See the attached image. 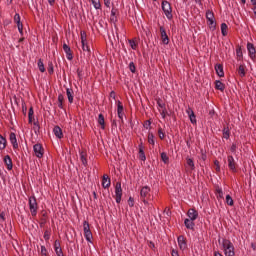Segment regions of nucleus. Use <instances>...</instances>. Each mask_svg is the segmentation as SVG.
<instances>
[{"mask_svg": "<svg viewBox=\"0 0 256 256\" xmlns=\"http://www.w3.org/2000/svg\"><path fill=\"white\" fill-rule=\"evenodd\" d=\"M80 160L82 162V164L84 165V167H87V153L82 151L80 152Z\"/></svg>", "mask_w": 256, "mask_h": 256, "instance_id": "nucleus-27", "label": "nucleus"}, {"mask_svg": "<svg viewBox=\"0 0 256 256\" xmlns=\"http://www.w3.org/2000/svg\"><path fill=\"white\" fill-rule=\"evenodd\" d=\"M53 133L57 139H63V130L59 126L53 128Z\"/></svg>", "mask_w": 256, "mask_h": 256, "instance_id": "nucleus-19", "label": "nucleus"}, {"mask_svg": "<svg viewBox=\"0 0 256 256\" xmlns=\"http://www.w3.org/2000/svg\"><path fill=\"white\" fill-rule=\"evenodd\" d=\"M228 167L233 173H237V163H235V158L233 156H228Z\"/></svg>", "mask_w": 256, "mask_h": 256, "instance_id": "nucleus-8", "label": "nucleus"}, {"mask_svg": "<svg viewBox=\"0 0 256 256\" xmlns=\"http://www.w3.org/2000/svg\"><path fill=\"white\" fill-rule=\"evenodd\" d=\"M33 149H34V153L38 157V159H42V157L45 153V150L43 149V145L37 143L33 146Z\"/></svg>", "mask_w": 256, "mask_h": 256, "instance_id": "nucleus-7", "label": "nucleus"}, {"mask_svg": "<svg viewBox=\"0 0 256 256\" xmlns=\"http://www.w3.org/2000/svg\"><path fill=\"white\" fill-rule=\"evenodd\" d=\"M215 71L218 77H225V72L223 71V64H216Z\"/></svg>", "mask_w": 256, "mask_h": 256, "instance_id": "nucleus-20", "label": "nucleus"}, {"mask_svg": "<svg viewBox=\"0 0 256 256\" xmlns=\"http://www.w3.org/2000/svg\"><path fill=\"white\" fill-rule=\"evenodd\" d=\"M157 105H158V107H160V109H167L166 106H165V102L161 98H159L157 100Z\"/></svg>", "mask_w": 256, "mask_h": 256, "instance_id": "nucleus-45", "label": "nucleus"}, {"mask_svg": "<svg viewBox=\"0 0 256 256\" xmlns=\"http://www.w3.org/2000/svg\"><path fill=\"white\" fill-rule=\"evenodd\" d=\"M238 75H240V77H245V75H247V72H245V65L239 66Z\"/></svg>", "mask_w": 256, "mask_h": 256, "instance_id": "nucleus-33", "label": "nucleus"}, {"mask_svg": "<svg viewBox=\"0 0 256 256\" xmlns=\"http://www.w3.org/2000/svg\"><path fill=\"white\" fill-rule=\"evenodd\" d=\"M129 70L131 71V73H136L137 68L135 67V63L130 62V64H129Z\"/></svg>", "mask_w": 256, "mask_h": 256, "instance_id": "nucleus-48", "label": "nucleus"}, {"mask_svg": "<svg viewBox=\"0 0 256 256\" xmlns=\"http://www.w3.org/2000/svg\"><path fill=\"white\" fill-rule=\"evenodd\" d=\"M247 49H248L249 57L252 59H255V57H256L255 45H253V43H251V42H248Z\"/></svg>", "mask_w": 256, "mask_h": 256, "instance_id": "nucleus-12", "label": "nucleus"}, {"mask_svg": "<svg viewBox=\"0 0 256 256\" xmlns=\"http://www.w3.org/2000/svg\"><path fill=\"white\" fill-rule=\"evenodd\" d=\"M206 19H207V25L210 27L212 31H215L217 29V22L215 21V13L211 10L206 11Z\"/></svg>", "mask_w": 256, "mask_h": 256, "instance_id": "nucleus-3", "label": "nucleus"}, {"mask_svg": "<svg viewBox=\"0 0 256 256\" xmlns=\"http://www.w3.org/2000/svg\"><path fill=\"white\" fill-rule=\"evenodd\" d=\"M178 245L181 251H185V249H187V239H185V236H178Z\"/></svg>", "mask_w": 256, "mask_h": 256, "instance_id": "nucleus-10", "label": "nucleus"}, {"mask_svg": "<svg viewBox=\"0 0 256 256\" xmlns=\"http://www.w3.org/2000/svg\"><path fill=\"white\" fill-rule=\"evenodd\" d=\"M215 89H217V91H225V84L223 82H221L220 80H216L215 81Z\"/></svg>", "mask_w": 256, "mask_h": 256, "instance_id": "nucleus-23", "label": "nucleus"}, {"mask_svg": "<svg viewBox=\"0 0 256 256\" xmlns=\"http://www.w3.org/2000/svg\"><path fill=\"white\" fill-rule=\"evenodd\" d=\"M155 136L153 135V133H149L148 134V143L150 144V145H155Z\"/></svg>", "mask_w": 256, "mask_h": 256, "instance_id": "nucleus-42", "label": "nucleus"}, {"mask_svg": "<svg viewBox=\"0 0 256 256\" xmlns=\"http://www.w3.org/2000/svg\"><path fill=\"white\" fill-rule=\"evenodd\" d=\"M29 209H30L32 217H36L37 209H39V207L37 205V198H35V196H31L29 198Z\"/></svg>", "mask_w": 256, "mask_h": 256, "instance_id": "nucleus-6", "label": "nucleus"}, {"mask_svg": "<svg viewBox=\"0 0 256 256\" xmlns=\"http://www.w3.org/2000/svg\"><path fill=\"white\" fill-rule=\"evenodd\" d=\"M33 125H34L33 127L34 133L36 135H39V130L41 129V126L39 125V121L34 122Z\"/></svg>", "mask_w": 256, "mask_h": 256, "instance_id": "nucleus-36", "label": "nucleus"}, {"mask_svg": "<svg viewBox=\"0 0 256 256\" xmlns=\"http://www.w3.org/2000/svg\"><path fill=\"white\" fill-rule=\"evenodd\" d=\"M230 151L232 153H235L237 151V144H232L231 148H230Z\"/></svg>", "mask_w": 256, "mask_h": 256, "instance_id": "nucleus-61", "label": "nucleus"}, {"mask_svg": "<svg viewBox=\"0 0 256 256\" xmlns=\"http://www.w3.org/2000/svg\"><path fill=\"white\" fill-rule=\"evenodd\" d=\"M118 13H119V10H117V8L113 7L111 10V16L117 17Z\"/></svg>", "mask_w": 256, "mask_h": 256, "instance_id": "nucleus-56", "label": "nucleus"}, {"mask_svg": "<svg viewBox=\"0 0 256 256\" xmlns=\"http://www.w3.org/2000/svg\"><path fill=\"white\" fill-rule=\"evenodd\" d=\"M4 163H5L8 171H11L13 169V160L11 159V156L6 155L4 157Z\"/></svg>", "mask_w": 256, "mask_h": 256, "instance_id": "nucleus-18", "label": "nucleus"}, {"mask_svg": "<svg viewBox=\"0 0 256 256\" xmlns=\"http://www.w3.org/2000/svg\"><path fill=\"white\" fill-rule=\"evenodd\" d=\"M34 110H33V106H31L29 108V112H28V123L31 125V123H33V115H34Z\"/></svg>", "mask_w": 256, "mask_h": 256, "instance_id": "nucleus-31", "label": "nucleus"}, {"mask_svg": "<svg viewBox=\"0 0 256 256\" xmlns=\"http://www.w3.org/2000/svg\"><path fill=\"white\" fill-rule=\"evenodd\" d=\"M236 57L238 61H243V50L240 45L236 47Z\"/></svg>", "mask_w": 256, "mask_h": 256, "instance_id": "nucleus-24", "label": "nucleus"}, {"mask_svg": "<svg viewBox=\"0 0 256 256\" xmlns=\"http://www.w3.org/2000/svg\"><path fill=\"white\" fill-rule=\"evenodd\" d=\"M158 134L160 139H165V133H163V128L158 129Z\"/></svg>", "mask_w": 256, "mask_h": 256, "instance_id": "nucleus-54", "label": "nucleus"}, {"mask_svg": "<svg viewBox=\"0 0 256 256\" xmlns=\"http://www.w3.org/2000/svg\"><path fill=\"white\" fill-rule=\"evenodd\" d=\"M161 39L164 45H169V36L167 35V31L163 26L160 27Z\"/></svg>", "mask_w": 256, "mask_h": 256, "instance_id": "nucleus-11", "label": "nucleus"}, {"mask_svg": "<svg viewBox=\"0 0 256 256\" xmlns=\"http://www.w3.org/2000/svg\"><path fill=\"white\" fill-rule=\"evenodd\" d=\"M117 114H118L119 119L121 120V123H123V115H125V113L120 112V114L119 113H117Z\"/></svg>", "mask_w": 256, "mask_h": 256, "instance_id": "nucleus-63", "label": "nucleus"}, {"mask_svg": "<svg viewBox=\"0 0 256 256\" xmlns=\"http://www.w3.org/2000/svg\"><path fill=\"white\" fill-rule=\"evenodd\" d=\"M144 127H145V129H149V127H151V121L146 120L145 123H144Z\"/></svg>", "mask_w": 256, "mask_h": 256, "instance_id": "nucleus-59", "label": "nucleus"}, {"mask_svg": "<svg viewBox=\"0 0 256 256\" xmlns=\"http://www.w3.org/2000/svg\"><path fill=\"white\" fill-rule=\"evenodd\" d=\"M83 230H84V237H85L86 241H88V243H93V241H92L93 233L91 232V228L89 226L88 221L83 222Z\"/></svg>", "mask_w": 256, "mask_h": 256, "instance_id": "nucleus-5", "label": "nucleus"}, {"mask_svg": "<svg viewBox=\"0 0 256 256\" xmlns=\"http://www.w3.org/2000/svg\"><path fill=\"white\" fill-rule=\"evenodd\" d=\"M80 37H81V43H87V32L81 31Z\"/></svg>", "mask_w": 256, "mask_h": 256, "instance_id": "nucleus-40", "label": "nucleus"}, {"mask_svg": "<svg viewBox=\"0 0 256 256\" xmlns=\"http://www.w3.org/2000/svg\"><path fill=\"white\" fill-rule=\"evenodd\" d=\"M140 199L144 205H149V200L151 199V188L149 186L142 187L140 190Z\"/></svg>", "mask_w": 256, "mask_h": 256, "instance_id": "nucleus-2", "label": "nucleus"}, {"mask_svg": "<svg viewBox=\"0 0 256 256\" xmlns=\"http://www.w3.org/2000/svg\"><path fill=\"white\" fill-rule=\"evenodd\" d=\"M64 101H65V96H63V94H59L58 95V107H59V109H64V107H63Z\"/></svg>", "mask_w": 256, "mask_h": 256, "instance_id": "nucleus-30", "label": "nucleus"}, {"mask_svg": "<svg viewBox=\"0 0 256 256\" xmlns=\"http://www.w3.org/2000/svg\"><path fill=\"white\" fill-rule=\"evenodd\" d=\"M129 45L131 49H137V42H135V40H129Z\"/></svg>", "mask_w": 256, "mask_h": 256, "instance_id": "nucleus-51", "label": "nucleus"}, {"mask_svg": "<svg viewBox=\"0 0 256 256\" xmlns=\"http://www.w3.org/2000/svg\"><path fill=\"white\" fill-rule=\"evenodd\" d=\"M186 163L192 171H195V162L193 161V158H186Z\"/></svg>", "mask_w": 256, "mask_h": 256, "instance_id": "nucleus-32", "label": "nucleus"}, {"mask_svg": "<svg viewBox=\"0 0 256 256\" xmlns=\"http://www.w3.org/2000/svg\"><path fill=\"white\" fill-rule=\"evenodd\" d=\"M63 50H64V53H66V57L68 61H73V52L71 51V47H69V45L64 43Z\"/></svg>", "mask_w": 256, "mask_h": 256, "instance_id": "nucleus-14", "label": "nucleus"}, {"mask_svg": "<svg viewBox=\"0 0 256 256\" xmlns=\"http://www.w3.org/2000/svg\"><path fill=\"white\" fill-rule=\"evenodd\" d=\"M193 221H195V220H191L189 218H186L184 220V225H185L186 229H190L192 231H193V229H195V222H193Z\"/></svg>", "mask_w": 256, "mask_h": 256, "instance_id": "nucleus-21", "label": "nucleus"}, {"mask_svg": "<svg viewBox=\"0 0 256 256\" xmlns=\"http://www.w3.org/2000/svg\"><path fill=\"white\" fill-rule=\"evenodd\" d=\"M10 143L13 145V149H19V144L17 143V135L15 132L10 133Z\"/></svg>", "mask_w": 256, "mask_h": 256, "instance_id": "nucleus-17", "label": "nucleus"}, {"mask_svg": "<svg viewBox=\"0 0 256 256\" xmlns=\"http://www.w3.org/2000/svg\"><path fill=\"white\" fill-rule=\"evenodd\" d=\"M115 195L119 196L122 195L123 196V189L121 188V182H117L116 186H115Z\"/></svg>", "mask_w": 256, "mask_h": 256, "instance_id": "nucleus-25", "label": "nucleus"}, {"mask_svg": "<svg viewBox=\"0 0 256 256\" xmlns=\"http://www.w3.org/2000/svg\"><path fill=\"white\" fill-rule=\"evenodd\" d=\"M187 215L190 220L195 221L197 217H199V212L195 210L194 208H190L187 212Z\"/></svg>", "mask_w": 256, "mask_h": 256, "instance_id": "nucleus-16", "label": "nucleus"}, {"mask_svg": "<svg viewBox=\"0 0 256 256\" xmlns=\"http://www.w3.org/2000/svg\"><path fill=\"white\" fill-rule=\"evenodd\" d=\"M82 51H85L87 55H91V49L89 48V44L87 42L82 43Z\"/></svg>", "mask_w": 256, "mask_h": 256, "instance_id": "nucleus-34", "label": "nucleus"}, {"mask_svg": "<svg viewBox=\"0 0 256 256\" xmlns=\"http://www.w3.org/2000/svg\"><path fill=\"white\" fill-rule=\"evenodd\" d=\"M214 165H215V171L217 172V173H219L220 171H221V165L219 164V160H215L214 161Z\"/></svg>", "mask_w": 256, "mask_h": 256, "instance_id": "nucleus-49", "label": "nucleus"}, {"mask_svg": "<svg viewBox=\"0 0 256 256\" xmlns=\"http://www.w3.org/2000/svg\"><path fill=\"white\" fill-rule=\"evenodd\" d=\"M187 115L193 125H197V116H195V112L191 107L186 110Z\"/></svg>", "mask_w": 256, "mask_h": 256, "instance_id": "nucleus-9", "label": "nucleus"}, {"mask_svg": "<svg viewBox=\"0 0 256 256\" xmlns=\"http://www.w3.org/2000/svg\"><path fill=\"white\" fill-rule=\"evenodd\" d=\"M102 187H103V189H109L111 187V178H109V175H107V174L103 175Z\"/></svg>", "mask_w": 256, "mask_h": 256, "instance_id": "nucleus-15", "label": "nucleus"}, {"mask_svg": "<svg viewBox=\"0 0 256 256\" xmlns=\"http://www.w3.org/2000/svg\"><path fill=\"white\" fill-rule=\"evenodd\" d=\"M54 250L57 256H65L63 254V249L61 248V242L59 240H55L54 242Z\"/></svg>", "mask_w": 256, "mask_h": 256, "instance_id": "nucleus-13", "label": "nucleus"}, {"mask_svg": "<svg viewBox=\"0 0 256 256\" xmlns=\"http://www.w3.org/2000/svg\"><path fill=\"white\" fill-rule=\"evenodd\" d=\"M18 31L21 35H23V23L22 24H17Z\"/></svg>", "mask_w": 256, "mask_h": 256, "instance_id": "nucleus-60", "label": "nucleus"}, {"mask_svg": "<svg viewBox=\"0 0 256 256\" xmlns=\"http://www.w3.org/2000/svg\"><path fill=\"white\" fill-rule=\"evenodd\" d=\"M161 159H162L163 163H165V164L169 163V156H167V153L162 152Z\"/></svg>", "mask_w": 256, "mask_h": 256, "instance_id": "nucleus-43", "label": "nucleus"}, {"mask_svg": "<svg viewBox=\"0 0 256 256\" xmlns=\"http://www.w3.org/2000/svg\"><path fill=\"white\" fill-rule=\"evenodd\" d=\"M77 75H78V79H80V81H81V79H83V70L78 68L77 69Z\"/></svg>", "mask_w": 256, "mask_h": 256, "instance_id": "nucleus-55", "label": "nucleus"}, {"mask_svg": "<svg viewBox=\"0 0 256 256\" xmlns=\"http://www.w3.org/2000/svg\"><path fill=\"white\" fill-rule=\"evenodd\" d=\"M48 73H49V75H53V73H54L53 62H49V64H48Z\"/></svg>", "mask_w": 256, "mask_h": 256, "instance_id": "nucleus-50", "label": "nucleus"}, {"mask_svg": "<svg viewBox=\"0 0 256 256\" xmlns=\"http://www.w3.org/2000/svg\"><path fill=\"white\" fill-rule=\"evenodd\" d=\"M222 247L226 256H235V246L229 239H222Z\"/></svg>", "mask_w": 256, "mask_h": 256, "instance_id": "nucleus-1", "label": "nucleus"}, {"mask_svg": "<svg viewBox=\"0 0 256 256\" xmlns=\"http://www.w3.org/2000/svg\"><path fill=\"white\" fill-rule=\"evenodd\" d=\"M7 147V139L0 134V150L3 151Z\"/></svg>", "mask_w": 256, "mask_h": 256, "instance_id": "nucleus-26", "label": "nucleus"}, {"mask_svg": "<svg viewBox=\"0 0 256 256\" xmlns=\"http://www.w3.org/2000/svg\"><path fill=\"white\" fill-rule=\"evenodd\" d=\"M41 255L47 256V248H45V246H41Z\"/></svg>", "mask_w": 256, "mask_h": 256, "instance_id": "nucleus-58", "label": "nucleus"}, {"mask_svg": "<svg viewBox=\"0 0 256 256\" xmlns=\"http://www.w3.org/2000/svg\"><path fill=\"white\" fill-rule=\"evenodd\" d=\"M216 197L217 199H223V189H221L220 187L216 188Z\"/></svg>", "mask_w": 256, "mask_h": 256, "instance_id": "nucleus-39", "label": "nucleus"}, {"mask_svg": "<svg viewBox=\"0 0 256 256\" xmlns=\"http://www.w3.org/2000/svg\"><path fill=\"white\" fill-rule=\"evenodd\" d=\"M98 123L101 125V129L105 130V116L103 114L98 115Z\"/></svg>", "mask_w": 256, "mask_h": 256, "instance_id": "nucleus-28", "label": "nucleus"}, {"mask_svg": "<svg viewBox=\"0 0 256 256\" xmlns=\"http://www.w3.org/2000/svg\"><path fill=\"white\" fill-rule=\"evenodd\" d=\"M38 68H39V71L41 73H45V65L43 64V60L42 59L38 60Z\"/></svg>", "mask_w": 256, "mask_h": 256, "instance_id": "nucleus-38", "label": "nucleus"}, {"mask_svg": "<svg viewBox=\"0 0 256 256\" xmlns=\"http://www.w3.org/2000/svg\"><path fill=\"white\" fill-rule=\"evenodd\" d=\"M121 197L123 196L122 195L116 196V203H121Z\"/></svg>", "mask_w": 256, "mask_h": 256, "instance_id": "nucleus-64", "label": "nucleus"}, {"mask_svg": "<svg viewBox=\"0 0 256 256\" xmlns=\"http://www.w3.org/2000/svg\"><path fill=\"white\" fill-rule=\"evenodd\" d=\"M171 255L172 256H179V251L173 249L172 252H171Z\"/></svg>", "mask_w": 256, "mask_h": 256, "instance_id": "nucleus-62", "label": "nucleus"}, {"mask_svg": "<svg viewBox=\"0 0 256 256\" xmlns=\"http://www.w3.org/2000/svg\"><path fill=\"white\" fill-rule=\"evenodd\" d=\"M66 95L68 97L69 103H73V89L67 88L66 89Z\"/></svg>", "mask_w": 256, "mask_h": 256, "instance_id": "nucleus-29", "label": "nucleus"}, {"mask_svg": "<svg viewBox=\"0 0 256 256\" xmlns=\"http://www.w3.org/2000/svg\"><path fill=\"white\" fill-rule=\"evenodd\" d=\"M231 132L229 131V127H224L223 129V137L224 139H229Z\"/></svg>", "mask_w": 256, "mask_h": 256, "instance_id": "nucleus-37", "label": "nucleus"}, {"mask_svg": "<svg viewBox=\"0 0 256 256\" xmlns=\"http://www.w3.org/2000/svg\"><path fill=\"white\" fill-rule=\"evenodd\" d=\"M92 4L96 9H101V2L99 0H92Z\"/></svg>", "mask_w": 256, "mask_h": 256, "instance_id": "nucleus-47", "label": "nucleus"}, {"mask_svg": "<svg viewBox=\"0 0 256 256\" xmlns=\"http://www.w3.org/2000/svg\"><path fill=\"white\" fill-rule=\"evenodd\" d=\"M160 113H161L162 118L165 119V117H167V115H168L167 108H163Z\"/></svg>", "mask_w": 256, "mask_h": 256, "instance_id": "nucleus-57", "label": "nucleus"}, {"mask_svg": "<svg viewBox=\"0 0 256 256\" xmlns=\"http://www.w3.org/2000/svg\"><path fill=\"white\" fill-rule=\"evenodd\" d=\"M227 29H228L227 24L222 23L221 24V33H222L223 37H227Z\"/></svg>", "mask_w": 256, "mask_h": 256, "instance_id": "nucleus-35", "label": "nucleus"}, {"mask_svg": "<svg viewBox=\"0 0 256 256\" xmlns=\"http://www.w3.org/2000/svg\"><path fill=\"white\" fill-rule=\"evenodd\" d=\"M128 205H129V207H134L135 206V199H133V197H129Z\"/></svg>", "mask_w": 256, "mask_h": 256, "instance_id": "nucleus-53", "label": "nucleus"}, {"mask_svg": "<svg viewBox=\"0 0 256 256\" xmlns=\"http://www.w3.org/2000/svg\"><path fill=\"white\" fill-rule=\"evenodd\" d=\"M145 147H143V143L139 144V158L141 161H145L147 157L145 156Z\"/></svg>", "mask_w": 256, "mask_h": 256, "instance_id": "nucleus-22", "label": "nucleus"}, {"mask_svg": "<svg viewBox=\"0 0 256 256\" xmlns=\"http://www.w3.org/2000/svg\"><path fill=\"white\" fill-rule=\"evenodd\" d=\"M124 108H123V103H121V101H117V113L121 114L123 113Z\"/></svg>", "mask_w": 256, "mask_h": 256, "instance_id": "nucleus-41", "label": "nucleus"}, {"mask_svg": "<svg viewBox=\"0 0 256 256\" xmlns=\"http://www.w3.org/2000/svg\"><path fill=\"white\" fill-rule=\"evenodd\" d=\"M226 203H227V205H229L230 207H233L234 202H233V198L231 197V195H227V196H226Z\"/></svg>", "mask_w": 256, "mask_h": 256, "instance_id": "nucleus-44", "label": "nucleus"}, {"mask_svg": "<svg viewBox=\"0 0 256 256\" xmlns=\"http://www.w3.org/2000/svg\"><path fill=\"white\" fill-rule=\"evenodd\" d=\"M50 238H51V233L49 232V230H46L44 232V239H45V241H49Z\"/></svg>", "mask_w": 256, "mask_h": 256, "instance_id": "nucleus-52", "label": "nucleus"}, {"mask_svg": "<svg viewBox=\"0 0 256 256\" xmlns=\"http://www.w3.org/2000/svg\"><path fill=\"white\" fill-rule=\"evenodd\" d=\"M14 22H16V25H21V16L16 13L15 16H14Z\"/></svg>", "mask_w": 256, "mask_h": 256, "instance_id": "nucleus-46", "label": "nucleus"}, {"mask_svg": "<svg viewBox=\"0 0 256 256\" xmlns=\"http://www.w3.org/2000/svg\"><path fill=\"white\" fill-rule=\"evenodd\" d=\"M162 11L164 15L171 21L173 19V9L171 8V3L167 0L162 1Z\"/></svg>", "mask_w": 256, "mask_h": 256, "instance_id": "nucleus-4", "label": "nucleus"}]
</instances>
